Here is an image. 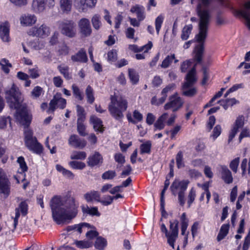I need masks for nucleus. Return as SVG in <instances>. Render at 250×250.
<instances>
[{"instance_id":"obj_3","label":"nucleus","mask_w":250,"mask_h":250,"mask_svg":"<svg viewBox=\"0 0 250 250\" xmlns=\"http://www.w3.org/2000/svg\"><path fill=\"white\" fill-rule=\"evenodd\" d=\"M211 1L212 0H199L197 7L200 21L199 23V33L196 35V38L197 42L200 43L195 48L194 59L197 62H200L202 60L204 49L203 43L207 36L208 28L210 19L208 7Z\"/></svg>"},{"instance_id":"obj_55","label":"nucleus","mask_w":250,"mask_h":250,"mask_svg":"<svg viewBox=\"0 0 250 250\" xmlns=\"http://www.w3.org/2000/svg\"><path fill=\"white\" fill-rule=\"evenodd\" d=\"M239 158L237 157L233 160L229 164L230 168L234 173H236L237 171V168L239 163Z\"/></svg>"},{"instance_id":"obj_59","label":"nucleus","mask_w":250,"mask_h":250,"mask_svg":"<svg viewBox=\"0 0 250 250\" xmlns=\"http://www.w3.org/2000/svg\"><path fill=\"white\" fill-rule=\"evenodd\" d=\"M192 62L190 60H186L182 62L181 65L180 69L182 72H186L189 66L191 65Z\"/></svg>"},{"instance_id":"obj_60","label":"nucleus","mask_w":250,"mask_h":250,"mask_svg":"<svg viewBox=\"0 0 250 250\" xmlns=\"http://www.w3.org/2000/svg\"><path fill=\"white\" fill-rule=\"evenodd\" d=\"M17 162L19 164L22 172H25L27 170V167L24 161L23 157L21 156L19 157Z\"/></svg>"},{"instance_id":"obj_20","label":"nucleus","mask_w":250,"mask_h":250,"mask_svg":"<svg viewBox=\"0 0 250 250\" xmlns=\"http://www.w3.org/2000/svg\"><path fill=\"white\" fill-rule=\"evenodd\" d=\"M220 173L221 179L227 184H230L233 182V177L231 171L226 166H221Z\"/></svg>"},{"instance_id":"obj_54","label":"nucleus","mask_w":250,"mask_h":250,"mask_svg":"<svg viewBox=\"0 0 250 250\" xmlns=\"http://www.w3.org/2000/svg\"><path fill=\"white\" fill-rule=\"evenodd\" d=\"M196 197V191L193 188H192L190 190V191L188 195V207H190L191 204L194 201L195 198Z\"/></svg>"},{"instance_id":"obj_62","label":"nucleus","mask_w":250,"mask_h":250,"mask_svg":"<svg viewBox=\"0 0 250 250\" xmlns=\"http://www.w3.org/2000/svg\"><path fill=\"white\" fill-rule=\"evenodd\" d=\"M28 73L30 75V77L32 79H36L39 77L40 75L39 73V70L38 67L29 69Z\"/></svg>"},{"instance_id":"obj_52","label":"nucleus","mask_w":250,"mask_h":250,"mask_svg":"<svg viewBox=\"0 0 250 250\" xmlns=\"http://www.w3.org/2000/svg\"><path fill=\"white\" fill-rule=\"evenodd\" d=\"M116 176L115 171L108 170L104 172L102 176L103 179L110 180L113 179Z\"/></svg>"},{"instance_id":"obj_7","label":"nucleus","mask_w":250,"mask_h":250,"mask_svg":"<svg viewBox=\"0 0 250 250\" xmlns=\"http://www.w3.org/2000/svg\"><path fill=\"white\" fill-rule=\"evenodd\" d=\"M168 100L169 101L165 104L164 109L165 110L171 109L173 112L179 110L184 104L183 100L177 92L169 96Z\"/></svg>"},{"instance_id":"obj_21","label":"nucleus","mask_w":250,"mask_h":250,"mask_svg":"<svg viewBox=\"0 0 250 250\" xmlns=\"http://www.w3.org/2000/svg\"><path fill=\"white\" fill-rule=\"evenodd\" d=\"M69 144L76 148H83L86 145V142L84 139H81L76 135H71L69 139Z\"/></svg>"},{"instance_id":"obj_46","label":"nucleus","mask_w":250,"mask_h":250,"mask_svg":"<svg viewBox=\"0 0 250 250\" xmlns=\"http://www.w3.org/2000/svg\"><path fill=\"white\" fill-rule=\"evenodd\" d=\"M74 244L80 249H86L91 247L92 243L88 241H75Z\"/></svg>"},{"instance_id":"obj_1","label":"nucleus","mask_w":250,"mask_h":250,"mask_svg":"<svg viewBox=\"0 0 250 250\" xmlns=\"http://www.w3.org/2000/svg\"><path fill=\"white\" fill-rule=\"evenodd\" d=\"M5 98L10 107L17 109L15 114L16 121L23 125L24 128H27L24 131L25 141L34 138L32 131L28 128L31 122L32 116L28 113L27 109L22 106L21 93L14 83H13L10 89L5 91Z\"/></svg>"},{"instance_id":"obj_41","label":"nucleus","mask_w":250,"mask_h":250,"mask_svg":"<svg viewBox=\"0 0 250 250\" xmlns=\"http://www.w3.org/2000/svg\"><path fill=\"white\" fill-rule=\"evenodd\" d=\"M106 245V241L102 237H98L95 244V248L99 250H103Z\"/></svg>"},{"instance_id":"obj_22","label":"nucleus","mask_w":250,"mask_h":250,"mask_svg":"<svg viewBox=\"0 0 250 250\" xmlns=\"http://www.w3.org/2000/svg\"><path fill=\"white\" fill-rule=\"evenodd\" d=\"M103 163V157L102 155L97 151H95L94 154L90 155L87 159V165L93 167Z\"/></svg>"},{"instance_id":"obj_56","label":"nucleus","mask_w":250,"mask_h":250,"mask_svg":"<svg viewBox=\"0 0 250 250\" xmlns=\"http://www.w3.org/2000/svg\"><path fill=\"white\" fill-rule=\"evenodd\" d=\"M163 20L164 17L162 15L159 16L155 20V28L158 35L159 33Z\"/></svg>"},{"instance_id":"obj_14","label":"nucleus","mask_w":250,"mask_h":250,"mask_svg":"<svg viewBox=\"0 0 250 250\" xmlns=\"http://www.w3.org/2000/svg\"><path fill=\"white\" fill-rule=\"evenodd\" d=\"M245 118L244 116H239L235 120L233 126L229 132L228 142H230L235 136L239 128H242L244 125Z\"/></svg>"},{"instance_id":"obj_49","label":"nucleus","mask_w":250,"mask_h":250,"mask_svg":"<svg viewBox=\"0 0 250 250\" xmlns=\"http://www.w3.org/2000/svg\"><path fill=\"white\" fill-rule=\"evenodd\" d=\"M176 161L177 167L181 168L185 167L184 162L183 160V154L182 151H180L178 152L176 156Z\"/></svg>"},{"instance_id":"obj_39","label":"nucleus","mask_w":250,"mask_h":250,"mask_svg":"<svg viewBox=\"0 0 250 250\" xmlns=\"http://www.w3.org/2000/svg\"><path fill=\"white\" fill-rule=\"evenodd\" d=\"M58 69L60 73L63 75V77L66 80H70L71 79V75L69 72V67L67 66L60 65L58 66Z\"/></svg>"},{"instance_id":"obj_47","label":"nucleus","mask_w":250,"mask_h":250,"mask_svg":"<svg viewBox=\"0 0 250 250\" xmlns=\"http://www.w3.org/2000/svg\"><path fill=\"white\" fill-rule=\"evenodd\" d=\"M69 166L73 169H83L85 167V164L80 161H73L69 163Z\"/></svg>"},{"instance_id":"obj_16","label":"nucleus","mask_w":250,"mask_h":250,"mask_svg":"<svg viewBox=\"0 0 250 250\" xmlns=\"http://www.w3.org/2000/svg\"><path fill=\"white\" fill-rule=\"evenodd\" d=\"M78 26L80 29V32L82 36L88 37L91 35L92 29L88 19L82 18L79 21Z\"/></svg>"},{"instance_id":"obj_9","label":"nucleus","mask_w":250,"mask_h":250,"mask_svg":"<svg viewBox=\"0 0 250 250\" xmlns=\"http://www.w3.org/2000/svg\"><path fill=\"white\" fill-rule=\"evenodd\" d=\"M76 24L72 21L64 20L60 21L59 27L62 34L68 37H73L76 34Z\"/></svg>"},{"instance_id":"obj_48","label":"nucleus","mask_w":250,"mask_h":250,"mask_svg":"<svg viewBox=\"0 0 250 250\" xmlns=\"http://www.w3.org/2000/svg\"><path fill=\"white\" fill-rule=\"evenodd\" d=\"M0 65L1 66L2 70L6 74L9 72V68L12 67V64L6 59H2L0 60Z\"/></svg>"},{"instance_id":"obj_29","label":"nucleus","mask_w":250,"mask_h":250,"mask_svg":"<svg viewBox=\"0 0 250 250\" xmlns=\"http://www.w3.org/2000/svg\"><path fill=\"white\" fill-rule=\"evenodd\" d=\"M82 211L84 214H89L91 216H99L100 215V212L98 211L97 207L89 208V207L85 205H82L81 206Z\"/></svg>"},{"instance_id":"obj_24","label":"nucleus","mask_w":250,"mask_h":250,"mask_svg":"<svg viewBox=\"0 0 250 250\" xmlns=\"http://www.w3.org/2000/svg\"><path fill=\"white\" fill-rule=\"evenodd\" d=\"M37 21V18L34 15L25 14L20 18V22L23 26H31L35 24Z\"/></svg>"},{"instance_id":"obj_53","label":"nucleus","mask_w":250,"mask_h":250,"mask_svg":"<svg viewBox=\"0 0 250 250\" xmlns=\"http://www.w3.org/2000/svg\"><path fill=\"white\" fill-rule=\"evenodd\" d=\"M72 89L73 94L75 95V97L80 100H82L83 97L82 96V93L79 87L76 84H73L72 86Z\"/></svg>"},{"instance_id":"obj_38","label":"nucleus","mask_w":250,"mask_h":250,"mask_svg":"<svg viewBox=\"0 0 250 250\" xmlns=\"http://www.w3.org/2000/svg\"><path fill=\"white\" fill-rule=\"evenodd\" d=\"M192 25L191 24H189L186 25L182 30V34L181 36V39L183 40H187L191 33V30L192 29Z\"/></svg>"},{"instance_id":"obj_8","label":"nucleus","mask_w":250,"mask_h":250,"mask_svg":"<svg viewBox=\"0 0 250 250\" xmlns=\"http://www.w3.org/2000/svg\"><path fill=\"white\" fill-rule=\"evenodd\" d=\"M55 4V0H33L32 8L36 13H42L45 10L46 7L53 8Z\"/></svg>"},{"instance_id":"obj_43","label":"nucleus","mask_w":250,"mask_h":250,"mask_svg":"<svg viewBox=\"0 0 250 250\" xmlns=\"http://www.w3.org/2000/svg\"><path fill=\"white\" fill-rule=\"evenodd\" d=\"M176 88L175 84L170 83L164 88L161 91V95L167 98V94L173 91Z\"/></svg>"},{"instance_id":"obj_23","label":"nucleus","mask_w":250,"mask_h":250,"mask_svg":"<svg viewBox=\"0 0 250 250\" xmlns=\"http://www.w3.org/2000/svg\"><path fill=\"white\" fill-rule=\"evenodd\" d=\"M10 189L11 183L8 177L0 181V193L3 194L5 198L10 195Z\"/></svg>"},{"instance_id":"obj_40","label":"nucleus","mask_w":250,"mask_h":250,"mask_svg":"<svg viewBox=\"0 0 250 250\" xmlns=\"http://www.w3.org/2000/svg\"><path fill=\"white\" fill-rule=\"evenodd\" d=\"M85 94L86 96L88 103L90 104L93 103L95 98L93 95V89L90 85H88L85 90Z\"/></svg>"},{"instance_id":"obj_6","label":"nucleus","mask_w":250,"mask_h":250,"mask_svg":"<svg viewBox=\"0 0 250 250\" xmlns=\"http://www.w3.org/2000/svg\"><path fill=\"white\" fill-rule=\"evenodd\" d=\"M169 231H168L164 224L161 225V230L165 233V236L167 238V243L174 249V243L178 237V221L174 220L173 221H169Z\"/></svg>"},{"instance_id":"obj_32","label":"nucleus","mask_w":250,"mask_h":250,"mask_svg":"<svg viewBox=\"0 0 250 250\" xmlns=\"http://www.w3.org/2000/svg\"><path fill=\"white\" fill-rule=\"evenodd\" d=\"M89 224L86 223H82L78 225L73 226H68L66 229L68 232L73 230H76L79 234H81L83 231V229L85 227H89Z\"/></svg>"},{"instance_id":"obj_34","label":"nucleus","mask_w":250,"mask_h":250,"mask_svg":"<svg viewBox=\"0 0 250 250\" xmlns=\"http://www.w3.org/2000/svg\"><path fill=\"white\" fill-rule=\"evenodd\" d=\"M128 76L131 83L133 84H137L139 80V76L138 73L133 69H128Z\"/></svg>"},{"instance_id":"obj_10","label":"nucleus","mask_w":250,"mask_h":250,"mask_svg":"<svg viewBox=\"0 0 250 250\" xmlns=\"http://www.w3.org/2000/svg\"><path fill=\"white\" fill-rule=\"evenodd\" d=\"M66 100L62 97V95L60 93H56L51 100L49 103V107L47 110V112H53L57 107L61 109H63L66 106Z\"/></svg>"},{"instance_id":"obj_35","label":"nucleus","mask_w":250,"mask_h":250,"mask_svg":"<svg viewBox=\"0 0 250 250\" xmlns=\"http://www.w3.org/2000/svg\"><path fill=\"white\" fill-rule=\"evenodd\" d=\"M229 224L223 225L220 230L219 233L218 234L217 240L218 241H220L223 239L225 236L228 234L229 232Z\"/></svg>"},{"instance_id":"obj_64","label":"nucleus","mask_w":250,"mask_h":250,"mask_svg":"<svg viewBox=\"0 0 250 250\" xmlns=\"http://www.w3.org/2000/svg\"><path fill=\"white\" fill-rule=\"evenodd\" d=\"M54 85L57 87H61L63 83V80L60 76L54 77L53 79Z\"/></svg>"},{"instance_id":"obj_4","label":"nucleus","mask_w":250,"mask_h":250,"mask_svg":"<svg viewBox=\"0 0 250 250\" xmlns=\"http://www.w3.org/2000/svg\"><path fill=\"white\" fill-rule=\"evenodd\" d=\"M111 102L108 105V110L111 115L116 120H119L124 117L123 112L125 111L128 105L126 99L122 97L111 96Z\"/></svg>"},{"instance_id":"obj_42","label":"nucleus","mask_w":250,"mask_h":250,"mask_svg":"<svg viewBox=\"0 0 250 250\" xmlns=\"http://www.w3.org/2000/svg\"><path fill=\"white\" fill-rule=\"evenodd\" d=\"M78 119L77 122H84L85 119V113L84 108L79 105H77Z\"/></svg>"},{"instance_id":"obj_51","label":"nucleus","mask_w":250,"mask_h":250,"mask_svg":"<svg viewBox=\"0 0 250 250\" xmlns=\"http://www.w3.org/2000/svg\"><path fill=\"white\" fill-rule=\"evenodd\" d=\"M83 122H77V131L81 136H85L87 135V133L85 132V126L83 124Z\"/></svg>"},{"instance_id":"obj_44","label":"nucleus","mask_w":250,"mask_h":250,"mask_svg":"<svg viewBox=\"0 0 250 250\" xmlns=\"http://www.w3.org/2000/svg\"><path fill=\"white\" fill-rule=\"evenodd\" d=\"M151 144L150 141H147L140 146V153L149 154L151 151Z\"/></svg>"},{"instance_id":"obj_17","label":"nucleus","mask_w":250,"mask_h":250,"mask_svg":"<svg viewBox=\"0 0 250 250\" xmlns=\"http://www.w3.org/2000/svg\"><path fill=\"white\" fill-rule=\"evenodd\" d=\"M25 144L29 149L36 153H40L42 151V146L38 142L36 137L26 140Z\"/></svg>"},{"instance_id":"obj_63","label":"nucleus","mask_w":250,"mask_h":250,"mask_svg":"<svg viewBox=\"0 0 250 250\" xmlns=\"http://www.w3.org/2000/svg\"><path fill=\"white\" fill-rule=\"evenodd\" d=\"M243 87V85L242 83L234 85L227 91V92L225 94V97L226 98L229 95V93L236 91L239 88H242Z\"/></svg>"},{"instance_id":"obj_45","label":"nucleus","mask_w":250,"mask_h":250,"mask_svg":"<svg viewBox=\"0 0 250 250\" xmlns=\"http://www.w3.org/2000/svg\"><path fill=\"white\" fill-rule=\"evenodd\" d=\"M174 59H175V54L168 55L162 62L161 66L164 68H167Z\"/></svg>"},{"instance_id":"obj_36","label":"nucleus","mask_w":250,"mask_h":250,"mask_svg":"<svg viewBox=\"0 0 250 250\" xmlns=\"http://www.w3.org/2000/svg\"><path fill=\"white\" fill-rule=\"evenodd\" d=\"M86 153L84 151H74L71 156L72 160H84L86 157Z\"/></svg>"},{"instance_id":"obj_30","label":"nucleus","mask_w":250,"mask_h":250,"mask_svg":"<svg viewBox=\"0 0 250 250\" xmlns=\"http://www.w3.org/2000/svg\"><path fill=\"white\" fill-rule=\"evenodd\" d=\"M84 197L87 202H90L93 200L101 203L102 201L100 200V195L97 191H91L88 192L84 195Z\"/></svg>"},{"instance_id":"obj_13","label":"nucleus","mask_w":250,"mask_h":250,"mask_svg":"<svg viewBox=\"0 0 250 250\" xmlns=\"http://www.w3.org/2000/svg\"><path fill=\"white\" fill-rule=\"evenodd\" d=\"M28 211V206L25 202H21L18 208L15 209V216L12 218L14 219L13 228L12 231H14L16 229V227L18 223V219L21 215V213L22 216H25Z\"/></svg>"},{"instance_id":"obj_33","label":"nucleus","mask_w":250,"mask_h":250,"mask_svg":"<svg viewBox=\"0 0 250 250\" xmlns=\"http://www.w3.org/2000/svg\"><path fill=\"white\" fill-rule=\"evenodd\" d=\"M60 7L63 13H68L71 11L72 0H60Z\"/></svg>"},{"instance_id":"obj_5","label":"nucleus","mask_w":250,"mask_h":250,"mask_svg":"<svg viewBox=\"0 0 250 250\" xmlns=\"http://www.w3.org/2000/svg\"><path fill=\"white\" fill-rule=\"evenodd\" d=\"M196 81V65H194L186 76V82L183 83L182 88V95L189 97L195 96L197 94V89L192 86Z\"/></svg>"},{"instance_id":"obj_58","label":"nucleus","mask_w":250,"mask_h":250,"mask_svg":"<svg viewBox=\"0 0 250 250\" xmlns=\"http://www.w3.org/2000/svg\"><path fill=\"white\" fill-rule=\"evenodd\" d=\"M108 61L115 62L117 59V53L116 50L112 49L107 53Z\"/></svg>"},{"instance_id":"obj_37","label":"nucleus","mask_w":250,"mask_h":250,"mask_svg":"<svg viewBox=\"0 0 250 250\" xmlns=\"http://www.w3.org/2000/svg\"><path fill=\"white\" fill-rule=\"evenodd\" d=\"M101 17L98 14H95L91 19V22L94 28L98 30L102 26Z\"/></svg>"},{"instance_id":"obj_15","label":"nucleus","mask_w":250,"mask_h":250,"mask_svg":"<svg viewBox=\"0 0 250 250\" xmlns=\"http://www.w3.org/2000/svg\"><path fill=\"white\" fill-rule=\"evenodd\" d=\"M189 183V182L188 180L181 181L175 180L170 186L172 193L174 196H176L178 190H179V192H185L187 188Z\"/></svg>"},{"instance_id":"obj_12","label":"nucleus","mask_w":250,"mask_h":250,"mask_svg":"<svg viewBox=\"0 0 250 250\" xmlns=\"http://www.w3.org/2000/svg\"><path fill=\"white\" fill-rule=\"evenodd\" d=\"M97 0H75V5L80 12H86L88 8L95 7Z\"/></svg>"},{"instance_id":"obj_2","label":"nucleus","mask_w":250,"mask_h":250,"mask_svg":"<svg viewBox=\"0 0 250 250\" xmlns=\"http://www.w3.org/2000/svg\"><path fill=\"white\" fill-rule=\"evenodd\" d=\"M79 204L73 196L61 198L54 197L50 202V207L54 220L60 224L69 222L78 214Z\"/></svg>"},{"instance_id":"obj_28","label":"nucleus","mask_w":250,"mask_h":250,"mask_svg":"<svg viewBox=\"0 0 250 250\" xmlns=\"http://www.w3.org/2000/svg\"><path fill=\"white\" fill-rule=\"evenodd\" d=\"M152 47V43L151 42H149L147 44L144 45L141 47H138L136 45L132 44L129 45L128 48L134 52H139L144 51V53H146Z\"/></svg>"},{"instance_id":"obj_57","label":"nucleus","mask_w":250,"mask_h":250,"mask_svg":"<svg viewBox=\"0 0 250 250\" xmlns=\"http://www.w3.org/2000/svg\"><path fill=\"white\" fill-rule=\"evenodd\" d=\"M250 137V130L247 127L244 128L239 136V141L241 142L244 138Z\"/></svg>"},{"instance_id":"obj_19","label":"nucleus","mask_w":250,"mask_h":250,"mask_svg":"<svg viewBox=\"0 0 250 250\" xmlns=\"http://www.w3.org/2000/svg\"><path fill=\"white\" fill-rule=\"evenodd\" d=\"M10 25L8 21H0V37L4 42L10 41Z\"/></svg>"},{"instance_id":"obj_18","label":"nucleus","mask_w":250,"mask_h":250,"mask_svg":"<svg viewBox=\"0 0 250 250\" xmlns=\"http://www.w3.org/2000/svg\"><path fill=\"white\" fill-rule=\"evenodd\" d=\"M237 14L245 20V24L250 30V0L246 2L243 9L237 11Z\"/></svg>"},{"instance_id":"obj_27","label":"nucleus","mask_w":250,"mask_h":250,"mask_svg":"<svg viewBox=\"0 0 250 250\" xmlns=\"http://www.w3.org/2000/svg\"><path fill=\"white\" fill-rule=\"evenodd\" d=\"M71 59L73 62H86L87 61V57L85 51L81 49L77 54L71 56Z\"/></svg>"},{"instance_id":"obj_50","label":"nucleus","mask_w":250,"mask_h":250,"mask_svg":"<svg viewBox=\"0 0 250 250\" xmlns=\"http://www.w3.org/2000/svg\"><path fill=\"white\" fill-rule=\"evenodd\" d=\"M123 196L120 194H117L115 196H108L106 197L107 200H102L101 203L104 206H108L110 205L114 199H117L119 198H123Z\"/></svg>"},{"instance_id":"obj_61","label":"nucleus","mask_w":250,"mask_h":250,"mask_svg":"<svg viewBox=\"0 0 250 250\" xmlns=\"http://www.w3.org/2000/svg\"><path fill=\"white\" fill-rule=\"evenodd\" d=\"M42 92V88L40 86H37L34 87L31 92L32 96L34 98H38L41 95Z\"/></svg>"},{"instance_id":"obj_25","label":"nucleus","mask_w":250,"mask_h":250,"mask_svg":"<svg viewBox=\"0 0 250 250\" xmlns=\"http://www.w3.org/2000/svg\"><path fill=\"white\" fill-rule=\"evenodd\" d=\"M90 123L93 125L95 131L100 132L104 131L103 122L100 118L95 115H92L90 118Z\"/></svg>"},{"instance_id":"obj_31","label":"nucleus","mask_w":250,"mask_h":250,"mask_svg":"<svg viewBox=\"0 0 250 250\" xmlns=\"http://www.w3.org/2000/svg\"><path fill=\"white\" fill-rule=\"evenodd\" d=\"M167 117L168 114L167 113H164L159 117L154 124V126L155 128L158 130L163 129L165 126V121Z\"/></svg>"},{"instance_id":"obj_11","label":"nucleus","mask_w":250,"mask_h":250,"mask_svg":"<svg viewBox=\"0 0 250 250\" xmlns=\"http://www.w3.org/2000/svg\"><path fill=\"white\" fill-rule=\"evenodd\" d=\"M28 34L30 36L43 38L50 34V28L46 24H42L40 26H36L31 28L28 32Z\"/></svg>"},{"instance_id":"obj_26","label":"nucleus","mask_w":250,"mask_h":250,"mask_svg":"<svg viewBox=\"0 0 250 250\" xmlns=\"http://www.w3.org/2000/svg\"><path fill=\"white\" fill-rule=\"evenodd\" d=\"M130 12L132 13H136L137 19L139 21H143L145 19V8L142 6L134 5L131 8Z\"/></svg>"}]
</instances>
